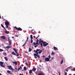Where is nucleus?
Segmentation results:
<instances>
[{
  "label": "nucleus",
  "instance_id": "60",
  "mask_svg": "<svg viewBox=\"0 0 75 75\" xmlns=\"http://www.w3.org/2000/svg\"><path fill=\"white\" fill-rule=\"evenodd\" d=\"M15 69H17V68H16Z\"/></svg>",
  "mask_w": 75,
  "mask_h": 75
},
{
  "label": "nucleus",
  "instance_id": "10",
  "mask_svg": "<svg viewBox=\"0 0 75 75\" xmlns=\"http://www.w3.org/2000/svg\"><path fill=\"white\" fill-rule=\"evenodd\" d=\"M47 45H48V43H47L46 44L45 43H43V47H47Z\"/></svg>",
  "mask_w": 75,
  "mask_h": 75
},
{
  "label": "nucleus",
  "instance_id": "2",
  "mask_svg": "<svg viewBox=\"0 0 75 75\" xmlns=\"http://www.w3.org/2000/svg\"><path fill=\"white\" fill-rule=\"evenodd\" d=\"M5 25H6V28H8V25H9V22L7 21V20H6L5 22Z\"/></svg>",
  "mask_w": 75,
  "mask_h": 75
},
{
  "label": "nucleus",
  "instance_id": "6",
  "mask_svg": "<svg viewBox=\"0 0 75 75\" xmlns=\"http://www.w3.org/2000/svg\"><path fill=\"white\" fill-rule=\"evenodd\" d=\"M8 43H9V45H11V40L10 38H8Z\"/></svg>",
  "mask_w": 75,
  "mask_h": 75
},
{
  "label": "nucleus",
  "instance_id": "5",
  "mask_svg": "<svg viewBox=\"0 0 75 75\" xmlns=\"http://www.w3.org/2000/svg\"><path fill=\"white\" fill-rule=\"evenodd\" d=\"M37 40V41H36V43H35V42H33V45H37V44H38V42L39 40L38 39H36Z\"/></svg>",
  "mask_w": 75,
  "mask_h": 75
},
{
  "label": "nucleus",
  "instance_id": "51",
  "mask_svg": "<svg viewBox=\"0 0 75 75\" xmlns=\"http://www.w3.org/2000/svg\"><path fill=\"white\" fill-rule=\"evenodd\" d=\"M42 57H45V56H42Z\"/></svg>",
  "mask_w": 75,
  "mask_h": 75
},
{
  "label": "nucleus",
  "instance_id": "21",
  "mask_svg": "<svg viewBox=\"0 0 75 75\" xmlns=\"http://www.w3.org/2000/svg\"><path fill=\"white\" fill-rule=\"evenodd\" d=\"M38 75H44V74L40 73L38 74Z\"/></svg>",
  "mask_w": 75,
  "mask_h": 75
},
{
  "label": "nucleus",
  "instance_id": "38",
  "mask_svg": "<svg viewBox=\"0 0 75 75\" xmlns=\"http://www.w3.org/2000/svg\"><path fill=\"white\" fill-rule=\"evenodd\" d=\"M39 36H40V35H38V37H37V38H35L36 39H37V38H38L39 37Z\"/></svg>",
  "mask_w": 75,
  "mask_h": 75
},
{
  "label": "nucleus",
  "instance_id": "50",
  "mask_svg": "<svg viewBox=\"0 0 75 75\" xmlns=\"http://www.w3.org/2000/svg\"><path fill=\"white\" fill-rule=\"evenodd\" d=\"M15 36L16 37H18V36H17L16 35H15Z\"/></svg>",
  "mask_w": 75,
  "mask_h": 75
},
{
  "label": "nucleus",
  "instance_id": "53",
  "mask_svg": "<svg viewBox=\"0 0 75 75\" xmlns=\"http://www.w3.org/2000/svg\"><path fill=\"white\" fill-rule=\"evenodd\" d=\"M39 69H40V70H41V69L40 68H39Z\"/></svg>",
  "mask_w": 75,
  "mask_h": 75
},
{
  "label": "nucleus",
  "instance_id": "41",
  "mask_svg": "<svg viewBox=\"0 0 75 75\" xmlns=\"http://www.w3.org/2000/svg\"><path fill=\"white\" fill-rule=\"evenodd\" d=\"M52 55H55V53L53 52H52Z\"/></svg>",
  "mask_w": 75,
  "mask_h": 75
},
{
  "label": "nucleus",
  "instance_id": "31",
  "mask_svg": "<svg viewBox=\"0 0 75 75\" xmlns=\"http://www.w3.org/2000/svg\"><path fill=\"white\" fill-rule=\"evenodd\" d=\"M1 67H3V68H4V66L3 64L1 65Z\"/></svg>",
  "mask_w": 75,
  "mask_h": 75
},
{
  "label": "nucleus",
  "instance_id": "24",
  "mask_svg": "<svg viewBox=\"0 0 75 75\" xmlns=\"http://www.w3.org/2000/svg\"><path fill=\"white\" fill-rule=\"evenodd\" d=\"M13 63H14L16 65H17V62H13Z\"/></svg>",
  "mask_w": 75,
  "mask_h": 75
},
{
  "label": "nucleus",
  "instance_id": "48",
  "mask_svg": "<svg viewBox=\"0 0 75 75\" xmlns=\"http://www.w3.org/2000/svg\"><path fill=\"white\" fill-rule=\"evenodd\" d=\"M66 71H67V72H68V69H67L66 70Z\"/></svg>",
  "mask_w": 75,
  "mask_h": 75
},
{
  "label": "nucleus",
  "instance_id": "22",
  "mask_svg": "<svg viewBox=\"0 0 75 75\" xmlns=\"http://www.w3.org/2000/svg\"><path fill=\"white\" fill-rule=\"evenodd\" d=\"M4 64V62H0V65H3V64Z\"/></svg>",
  "mask_w": 75,
  "mask_h": 75
},
{
  "label": "nucleus",
  "instance_id": "42",
  "mask_svg": "<svg viewBox=\"0 0 75 75\" xmlns=\"http://www.w3.org/2000/svg\"><path fill=\"white\" fill-rule=\"evenodd\" d=\"M72 70H73V71H75V68H74V69H73Z\"/></svg>",
  "mask_w": 75,
  "mask_h": 75
},
{
  "label": "nucleus",
  "instance_id": "43",
  "mask_svg": "<svg viewBox=\"0 0 75 75\" xmlns=\"http://www.w3.org/2000/svg\"><path fill=\"white\" fill-rule=\"evenodd\" d=\"M33 34H36V32H33Z\"/></svg>",
  "mask_w": 75,
  "mask_h": 75
},
{
  "label": "nucleus",
  "instance_id": "26",
  "mask_svg": "<svg viewBox=\"0 0 75 75\" xmlns=\"http://www.w3.org/2000/svg\"><path fill=\"white\" fill-rule=\"evenodd\" d=\"M40 44V45L41 47H43V46H42V43H41V42L40 43L39 42V44Z\"/></svg>",
  "mask_w": 75,
  "mask_h": 75
},
{
  "label": "nucleus",
  "instance_id": "39",
  "mask_svg": "<svg viewBox=\"0 0 75 75\" xmlns=\"http://www.w3.org/2000/svg\"><path fill=\"white\" fill-rule=\"evenodd\" d=\"M19 56V54L18 53L16 55V57H18Z\"/></svg>",
  "mask_w": 75,
  "mask_h": 75
},
{
  "label": "nucleus",
  "instance_id": "58",
  "mask_svg": "<svg viewBox=\"0 0 75 75\" xmlns=\"http://www.w3.org/2000/svg\"><path fill=\"white\" fill-rule=\"evenodd\" d=\"M33 37H35V38H36V37H35V36H34Z\"/></svg>",
  "mask_w": 75,
  "mask_h": 75
},
{
  "label": "nucleus",
  "instance_id": "64",
  "mask_svg": "<svg viewBox=\"0 0 75 75\" xmlns=\"http://www.w3.org/2000/svg\"><path fill=\"white\" fill-rule=\"evenodd\" d=\"M40 40H41V39H40Z\"/></svg>",
  "mask_w": 75,
  "mask_h": 75
},
{
  "label": "nucleus",
  "instance_id": "61",
  "mask_svg": "<svg viewBox=\"0 0 75 75\" xmlns=\"http://www.w3.org/2000/svg\"><path fill=\"white\" fill-rule=\"evenodd\" d=\"M42 51L44 50V49H42Z\"/></svg>",
  "mask_w": 75,
  "mask_h": 75
},
{
  "label": "nucleus",
  "instance_id": "59",
  "mask_svg": "<svg viewBox=\"0 0 75 75\" xmlns=\"http://www.w3.org/2000/svg\"><path fill=\"white\" fill-rule=\"evenodd\" d=\"M0 75H2V74H1L0 73Z\"/></svg>",
  "mask_w": 75,
  "mask_h": 75
},
{
  "label": "nucleus",
  "instance_id": "18",
  "mask_svg": "<svg viewBox=\"0 0 75 75\" xmlns=\"http://www.w3.org/2000/svg\"><path fill=\"white\" fill-rule=\"evenodd\" d=\"M4 58L5 59L6 61H8V59H7V57H4Z\"/></svg>",
  "mask_w": 75,
  "mask_h": 75
},
{
  "label": "nucleus",
  "instance_id": "14",
  "mask_svg": "<svg viewBox=\"0 0 75 75\" xmlns=\"http://www.w3.org/2000/svg\"><path fill=\"white\" fill-rule=\"evenodd\" d=\"M36 71V68H34L32 69V71L33 72H35Z\"/></svg>",
  "mask_w": 75,
  "mask_h": 75
},
{
  "label": "nucleus",
  "instance_id": "32",
  "mask_svg": "<svg viewBox=\"0 0 75 75\" xmlns=\"http://www.w3.org/2000/svg\"><path fill=\"white\" fill-rule=\"evenodd\" d=\"M64 61L63 60H62V61L61 62V64H62V63H63V62Z\"/></svg>",
  "mask_w": 75,
  "mask_h": 75
},
{
  "label": "nucleus",
  "instance_id": "30",
  "mask_svg": "<svg viewBox=\"0 0 75 75\" xmlns=\"http://www.w3.org/2000/svg\"><path fill=\"white\" fill-rule=\"evenodd\" d=\"M35 45V48H36V47H37V46H38V44L36 45Z\"/></svg>",
  "mask_w": 75,
  "mask_h": 75
},
{
  "label": "nucleus",
  "instance_id": "54",
  "mask_svg": "<svg viewBox=\"0 0 75 75\" xmlns=\"http://www.w3.org/2000/svg\"><path fill=\"white\" fill-rule=\"evenodd\" d=\"M17 58H20V57H18Z\"/></svg>",
  "mask_w": 75,
  "mask_h": 75
},
{
  "label": "nucleus",
  "instance_id": "19",
  "mask_svg": "<svg viewBox=\"0 0 75 75\" xmlns=\"http://www.w3.org/2000/svg\"><path fill=\"white\" fill-rule=\"evenodd\" d=\"M12 54L13 55H16V53H14V52H12Z\"/></svg>",
  "mask_w": 75,
  "mask_h": 75
},
{
  "label": "nucleus",
  "instance_id": "9",
  "mask_svg": "<svg viewBox=\"0 0 75 75\" xmlns=\"http://www.w3.org/2000/svg\"><path fill=\"white\" fill-rule=\"evenodd\" d=\"M8 68L9 69H10L11 70H11L13 71V68L11 67V66H8Z\"/></svg>",
  "mask_w": 75,
  "mask_h": 75
},
{
  "label": "nucleus",
  "instance_id": "23",
  "mask_svg": "<svg viewBox=\"0 0 75 75\" xmlns=\"http://www.w3.org/2000/svg\"><path fill=\"white\" fill-rule=\"evenodd\" d=\"M33 72V70H29V74H31Z\"/></svg>",
  "mask_w": 75,
  "mask_h": 75
},
{
  "label": "nucleus",
  "instance_id": "37",
  "mask_svg": "<svg viewBox=\"0 0 75 75\" xmlns=\"http://www.w3.org/2000/svg\"><path fill=\"white\" fill-rule=\"evenodd\" d=\"M0 51H4V50L3 49H0Z\"/></svg>",
  "mask_w": 75,
  "mask_h": 75
},
{
  "label": "nucleus",
  "instance_id": "36",
  "mask_svg": "<svg viewBox=\"0 0 75 75\" xmlns=\"http://www.w3.org/2000/svg\"><path fill=\"white\" fill-rule=\"evenodd\" d=\"M25 44H26V42H25V43L22 46V47H24L25 45Z\"/></svg>",
  "mask_w": 75,
  "mask_h": 75
},
{
  "label": "nucleus",
  "instance_id": "8",
  "mask_svg": "<svg viewBox=\"0 0 75 75\" xmlns=\"http://www.w3.org/2000/svg\"><path fill=\"white\" fill-rule=\"evenodd\" d=\"M39 42L40 43H41V42H42L43 44H46V43H47V42H43V40H40L39 41Z\"/></svg>",
  "mask_w": 75,
  "mask_h": 75
},
{
  "label": "nucleus",
  "instance_id": "63",
  "mask_svg": "<svg viewBox=\"0 0 75 75\" xmlns=\"http://www.w3.org/2000/svg\"><path fill=\"white\" fill-rule=\"evenodd\" d=\"M22 71H24V70H22Z\"/></svg>",
  "mask_w": 75,
  "mask_h": 75
},
{
  "label": "nucleus",
  "instance_id": "40",
  "mask_svg": "<svg viewBox=\"0 0 75 75\" xmlns=\"http://www.w3.org/2000/svg\"><path fill=\"white\" fill-rule=\"evenodd\" d=\"M64 75H67V72H65Z\"/></svg>",
  "mask_w": 75,
  "mask_h": 75
},
{
  "label": "nucleus",
  "instance_id": "34",
  "mask_svg": "<svg viewBox=\"0 0 75 75\" xmlns=\"http://www.w3.org/2000/svg\"><path fill=\"white\" fill-rule=\"evenodd\" d=\"M4 55H7V53L6 52H4Z\"/></svg>",
  "mask_w": 75,
  "mask_h": 75
},
{
  "label": "nucleus",
  "instance_id": "13",
  "mask_svg": "<svg viewBox=\"0 0 75 75\" xmlns=\"http://www.w3.org/2000/svg\"><path fill=\"white\" fill-rule=\"evenodd\" d=\"M13 50L14 51H15V52L16 53V54H17V53H18V52H17V50H16L15 48H13Z\"/></svg>",
  "mask_w": 75,
  "mask_h": 75
},
{
  "label": "nucleus",
  "instance_id": "33",
  "mask_svg": "<svg viewBox=\"0 0 75 75\" xmlns=\"http://www.w3.org/2000/svg\"><path fill=\"white\" fill-rule=\"evenodd\" d=\"M31 41L30 42L31 43V44H33V40L32 39H31Z\"/></svg>",
  "mask_w": 75,
  "mask_h": 75
},
{
  "label": "nucleus",
  "instance_id": "1",
  "mask_svg": "<svg viewBox=\"0 0 75 75\" xmlns=\"http://www.w3.org/2000/svg\"><path fill=\"white\" fill-rule=\"evenodd\" d=\"M34 52H35V53H36V55H38V53L39 54H41V52H42V50H41L40 49H37L36 50H34ZM38 51H39L38 53Z\"/></svg>",
  "mask_w": 75,
  "mask_h": 75
},
{
  "label": "nucleus",
  "instance_id": "12",
  "mask_svg": "<svg viewBox=\"0 0 75 75\" xmlns=\"http://www.w3.org/2000/svg\"><path fill=\"white\" fill-rule=\"evenodd\" d=\"M1 38L3 40H5L6 39V36H1Z\"/></svg>",
  "mask_w": 75,
  "mask_h": 75
},
{
  "label": "nucleus",
  "instance_id": "20",
  "mask_svg": "<svg viewBox=\"0 0 75 75\" xmlns=\"http://www.w3.org/2000/svg\"><path fill=\"white\" fill-rule=\"evenodd\" d=\"M7 73L9 74H12L10 72V71H8V70L7 71Z\"/></svg>",
  "mask_w": 75,
  "mask_h": 75
},
{
  "label": "nucleus",
  "instance_id": "7",
  "mask_svg": "<svg viewBox=\"0 0 75 75\" xmlns=\"http://www.w3.org/2000/svg\"><path fill=\"white\" fill-rule=\"evenodd\" d=\"M45 61L46 62H48L50 61V58L48 57H46L45 59Z\"/></svg>",
  "mask_w": 75,
  "mask_h": 75
},
{
  "label": "nucleus",
  "instance_id": "4",
  "mask_svg": "<svg viewBox=\"0 0 75 75\" xmlns=\"http://www.w3.org/2000/svg\"><path fill=\"white\" fill-rule=\"evenodd\" d=\"M34 58H35L36 59H37V57L38 58H40V56L38 55H37V54H36L35 53L34 54Z\"/></svg>",
  "mask_w": 75,
  "mask_h": 75
},
{
  "label": "nucleus",
  "instance_id": "16",
  "mask_svg": "<svg viewBox=\"0 0 75 75\" xmlns=\"http://www.w3.org/2000/svg\"><path fill=\"white\" fill-rule=\"evenodd\" d=\"M54 48V50H58V48H57V47H53Z\"/></svg>",
  "mask_w": 75,
  "mask_h": 75
},
{
  "label": "nucleus",
  "instance_id": "46",
  "mask_svg": "<svg viewBox=\"0 0 75 75\" xmlns=\"http://www.w3.org/2000/svg\"><path fill=\"white\" fill-rule=\"evenodd\" d=\"M59 75H61V74H60V72H59Z\"/></svg>",
  "mask_w": 75,
  "mask_h": 75
},
{
  "label": "nucleus",
  "instance_id": "44",
  "mask_svg": "<svg viewBox=\"0 0 75 75\" xmlns=\"http://www.w3.org/2000/svg\"><path fill=\"white\" fill-rule=\"evenodd\" d=\"M26 64L27 66H28V63H26Z\"/></svg>",
  "mask_w": 75,
  "mask_h": 75
},
{
  "label": "nucleus",
  "instance_id": "45",
  "mask_svg": "<svg viewBox=\"0 0 75 75\" xmlns=\"http://www.w3.org/2000/svg\"><path fill=\"white\" fill-rule=\"evenodd\" d=\"M28 40V37H27V40Z\"/></svg>",
  "mask_w": 75,
  "mask_h": 75
},
{
  "label": "nucleus",
  "instance_id": "35",
  "mask_svg": "<svg viewBox=\"0 0 75 75\" xmlns=\"http://www.w3.org/2000/svg\"><path fill=\"white\" fill-rule=\"evenodd\" d=\"M48 57L49 59H51V56L50 55H49Z\"/></svg>",
  "mask_w": 75,
  "mask_h": 75
},
{
  "label": "nucleus",
  "instance_id": "47",
  "mask_svg": "<svg viewBox=\"0 0 75 75\" xmlns=\"http://www.w3.org/2000/svg\"><path fill=\"white\" fill-rule=\"evenodd\" d=\"M54 57H52V59H54Z\"/></svg>",
  "mask_w": 75,
  "mask_h": 75
},
{
  "label": "nucleus",
  "instance_id": "3",
  "mask_svg": "<svg viewBox=\"0 0 75 75\" xmlns=\"http://www.w3.org/2000/svg\"><path fill=\"white\" fill-rule=\"evenodd\" d=\"M14 28H15L16 29V30H17L18 31H22L23 30L21 28H17V27H16V26L14 28Z\"/></svg>",
  "mask_w": 75,
  "mask_h": 75
},
{
  "label": "nucleus",
  "instance_id": "15",
  "mask_svg": "<svg viewBox=\"0 0 75 75\" xmlns=\"http://www.w3.org/2000/svg\"><path fill=\"white\" fill-rule=\"evenodd\" d=\"M4 48H7V49H8L11 48V47L10 46H6V47H4Z\"/></svg>",
  "mask_w": 75,
  "mask_h": 75
},
{
  "label": "nucleus",
  "instance_id": "62",
  "mask_svg": "<svg viewBox=\"0 0 75 75\" xmlns=\"http://www.w3.org/2000/svg\"><path fill=\"white\" fill-rule=\"evenodd\" d=\"M73 75H75V74H74Z\"/></svg>",
  "mask_w": 75,
  "mask_h": 75
},
{
  "label": "nucleus",
  "instance_id": "27",
  "mask_svg": "<svg viewBox=\"0 0 75 75\" xmlns=\"http://www.w3.org/2000/svg\"><path fill=\"white\" fill-rule=\"evenodd\" d=\"M32 51V49H31V48H30V47L29 49V52H31V51Z\"/></svg>",
  "mask_w": 75,
  "mask_h": 75
},
{
  "label": "nucleus",
  "instance_id": "11",
  "mask_svg": "<svg viewBox=\"0 0 75 75\" xmlns=\"http://www.w3.org/2000/svg\"><path fill=\"white\" fill-rule=\"evenodd\" d=\"M5 30H6L4 31L5 33L7 34H9V31H7V30H6V29Z\"/></svg>",
  "mask_w": 75,
  "mask_h": 75
},
{
  "label": "nucleus",
  "instance_id": "55",
  "mask_svg": "<svg viewBox=\"0 0 75 75\" xmlns=\"http://www.w3.org/2000/svg\"><path fill=\"white\" fill-rule=\"evenodd\" d=\"M0 18H1V16H0Z\"/></svg>",
  "mask_w": 75,
  "mask_h": 75
},
{
  "label": "nucleus",
  "instance_id": "25",
  "mask_svg": "<svg viewBox=\"0 0 75 75\" xmlns=\"http://www.w3.org/2000/svg\"><path fill=\"white\" fill-rule=\"evenodd\" d=\"M23 69H24L25 71H26V70H27V68H26V67H25H25H24Z\"/></svg>",
  "mask_w": 75,
  "mask_h": 75
},
{
  "label": "nucleus",
  "instance_id": "29",
  "mask_svg": "<svg viewBox=\"0 0 75 75\" xmlns=\"http://www.w3.org/2000/svg\"><path fill=\"white\" fill-rule=\"evenodd\" d=\"M21 69V67H19L18 69V71H19V70H20V69Z\"/></svg>",
  "mask_w": 75,
  "mask_h": 75
},
{
  "label": "nucleus",
  "instance_id": "49",
  "mask_svg": "<svg viewBox=\"0 0 75 75\" xmlns=\"http://www.w3.org/2000/svg\"><path fill=\"white\" fill-rule=\"evenodd\" d=\"M12 38H13V39H14V37L13 36L12 37Z\"/></svg>",
  "mask_w": 75,
  "mask_h": 75
},
{
  "label": "nucleus",
  "instance_id": "17",
  "mask_svg": "<svg viewBox=\"0 0 75 75\" xmlns=\"http://www.w3.org/2000/svg\"><path fill=\"white\" fill-rule=\"evenodd\" d=\"M1 25L2 27V28H4V30H6V28H5L4 27V26L3 25V24H1Z\"/></svg>",
  "mask_w": 75,
  "mask_h": 75
},
{
  "label": "nucleus",
  "instance_id": "52",
  "mask_svg": "<svg viewBox=\"0 0 75 75\" xmlns=\"http://www.w3.org/2000/svg\"><path fill=\"white\" fill-rule=\"evenodd\" d=\"M69 75H72V74H69Z\"/></svg>",
  "mask_w": 75,
  "mask_h": 75
},
{
  "label": "nucleus",
  "instance_id": "57",
  "mask_svg": "<svg viewBox=\"0 0 75 75\" xmlns=\"http://www.w3.org/2000/svg\"><path fill=\"white\" fill-rule=\"evenodd\" d=\"M39 67H41V65H39Z\"/></svg>",
  "mask_w": 75,
  "mask_h": 75
},
{
  "label": "nucleus",
  "instance_id": "56",
  "mask_svg": "<svg viewBox=\"0 0 75 75\" xmlns=\"http://www.w3.org/2000/svg\"><path fill=\"white\" fill-rule=\"evenodd\" d=\"M28 41V40H26V42H27Z\"/></svg>",
  "mask_w": 75,
  "mask_h": 75
},
{
  "label": "nucleus",
  "instance_id": "28",
  "mask_svg": "<svg viewBox=\"0 0 75 75\" xmlns=\"http://www.w3.org/2000/svg\"><path fill=\"white\" fill-rule=\"evenodd\" d=\"M30 38L31 40L33 39V35H30Z\"/></svg>",
  "mask_w": 75,
  "mask_h": 75
}]
</instances>
